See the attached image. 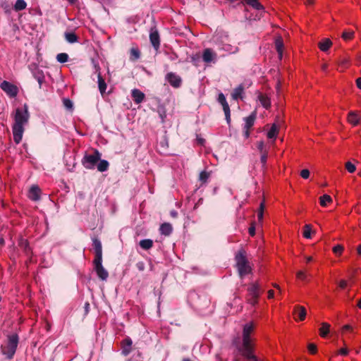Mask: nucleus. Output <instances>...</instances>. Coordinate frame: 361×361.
I'll list each match as a JSON object with an SVG mask.
<instances>
[{"label": "nucleus", "instance_id": "nucleus-61", "mask_svg": "<svg viewBox=\"0 0 361 361\" xmlns=\"http://www.w3.org/2000/svg\"><path fill=\"white\" fill-rule=\"evenodd\" d=\"M39 73H40V72L37 71V73H34V76H35L36 80H38V78H39Z\"/></svg>", "mask_w": 361, "mask_h": 361}, {"label": "nucleus", "instance_id": "nucleus-8", "mask_svg": "<svg viewBox=\"0 0 361 361\" xmlns=\"http://www.w3.org/2000/svg\"><path fill=\"white\" fill-rule=\"evenodd\" d=\"M0 87L11 97H15L18 94V87L8 81H3Z\"/></svg>", "mask_w": 361, "mask_h": 361}, {"label": "nucleus", "instance_id": "nucleus-38", "mask_svg": "<svg viewBox=\"0 0 361 361\" xmlns=\"http://www.w3.org/2000/svg\"><path fill=\"white\" fill-rule=\"evenodd\" d=\"M345 169L349 173H352L355 171L356 166L355 164H353L350 161H348L345 163Z\"/></svg>", "mask_w": 361, "mask_h": 361}, {"label": "nucleus", "instance_id": "nucleus-20", "mask_svg": "<svg viewBox=\"0 0 361 361\" xmlns=\"http://www.w3.org/2000/svg\"><path fill=\"white\" fill-rule=\"evenodd\" d=\"M348 121L353 126H357L360 122V116L355 111H350L348 116Z\"/></svg>", "mask_w": 361, "mask_h": 361}, {"label": "nucleus", "instance_id": "nucleus-27", "mask_svg": "<svg viewBox=\"0 0 361 361\" xmlns=\"http://www.w3.org/2000/svg\"><path fill=\"white\" fill-rule=\"evenodd\" d=\"M246 2L247 4L252 6L253 8L256 10H262L264 9L263 6L259 2L258 0H243Z\"/></svg>", "mask_w": 361, "mask_h": 361}, {"label": "nucleus", "instance_id": "nucleus-26", "mask_svg": "<svg viewBox=\"0 0 361 361\" xmlns=\"http://www.w3.org/2000/svg\"><path fill=\"white\" fill-rule=\"evenodd\" d=\"M278 133L279 126L276 123H274L267 133V137L270 139H275L277 136Z\"/></svg>", "mask_w": 361, "mask_h": 361}, {"label": "nucleus", "instance_id": "nucleus-19", "mask_svg": "<svg viewBox=\"0 0 361 361\" xmlns=\"http://www.w3.org/2000/svg\"><path fill=\"white\" fill-rule=\"evenodd\" d=\"M275 47L276 49L279 54V59H281L283 57V39L281 37H279L275 40Z\"/></svg>", "mask_w": 361, "mask_h": 361}, {"label": "nucleus", "instance_id": "nucleus-50", "mask_svg": "<svg viewBox=\"0 0 361 361\" xmlns=\"http://www.w3.org/2000/svg\"><path fill=\"white\" fill-rule=\"evenodd\" d=\"M338 353L342 355H347L348 353V350L346 348H343L339 350Z\"/></svg>", "mask_w": 361, "mask_h": 361}, {"label": "nucleus", "instance_id": "nucleus-52", "mask_svg": "<svg viewBox=\"0 0 361 361\" xmlns=\"http://www.w3.org/2000/svg\"><path fill=\"white\" fill-rule=\"evenodd\" d=\"M136 266L140 271H143L145 269V265H144L143 262H139L137 264Z\"/></svg>", "mask_w": 361, "mask_h": 361}, {"label": "nucleus", "instance_id": "nucleus-53", "mask_svg": "<svg viewBox=\"0 0 361 361\" xmlns=\"http://www.w3.org/2000/svg\"><path fill=\"white\" fill-rule=\"evenodd\" d=\"M347 286V282L345 281V280H341L340 282H339V286L341 288H345Z\"/></svg>", "mask_w": 361, "mask_h": 361}, {"label": "nucleus", "instance_id": "nucleus-60", "mask_svg": "<svg viewBox=\"0 0 361 361\" xmlns=\"http://www.w3.org/2000/svg\"><path fill=\"white\" fill-rule=\"evenodd\" d=\"M327 67H328L327 64L325 63V64L322 65V68L323 71H326Z\"/></svg>", "mask_w": 361, "mask_h": 361}, {"label": "nucleus", "instance_id": "nucleus-42", "mask_svg": "<svg viewBox=\"0 0 361 361\" xmlns=\"http://www.w3.org/2000/svg\"><path fill=\"white\" fill-rule=\"evenodd\" d=\"M348 63L349 59L348 57H342L338 61L339 66L344 67H345L348 64Z\"/></svg>", "mask_w": 361, "mask_h": 361}, {"label": "nucleus", "instance_id": "nucleus-64", "mask_svg": "<svg viewBox=\"0 0 361 361\" xmlns=\"http://www.w3.org/2000/svg\"><path fill=\"white\" fill-rule=\"evenodd\" d=\"M357 252L359 255H361V245H360L358 247H357Z\"/></svg>", "mask_w": 361, "mask_h": 361}, {"label": "nucleus", "instance_id": "nucleus-41", "mask_svg": "<svg viewBox=\"0 0 361 361\" xmlns=\"http://www.w3.org/2000/svg\"><path fill=\"white\" fill-rule=\"evenodd\" d=\"M264 207V203L262 202L260 204L259 209L257 213L258 219L259 221H261L263 219Z\"/></svg>", "mask_w": 361, "mask_h": 361}, {"label": "nucleus", "instance_id": "nucleus-49", "mask_svg": "<svg viewBox=\"0 0 361 361\" xmlns=\"http://www.w3.org/2000/svg\"><path fill=\"white\" fill-rule=\"evenodd\" d=\"M44 75L42 74V73H39V78L37 80L38 83H39V88H41L42 87V82H44Z\"/></svg>", "mask_w": 361, "mask_h": 361}, {"label": "nucleus", "instance_id": "nucleus-24", "mask_svg": "<svg viewBox=\"0 0 361 361\" xmlns=\"http://www.w3.org/2000/svg\"><path fill=\"white\" fill-rule=\"evenodd\" d=\"M160 232L164 235H169L172 232V226L169 223L162 224L160 226Z\"/></svg>", "mask_w": 361, "mask_h": 361}, {"label": "nucleus", "instance_id": "nucleus-54", "mask_svg": "<svg viewBox=\"0 0 361 361\" xmlns=\"http://www.w3.org/2000/svg\"><path fill=\"white\" fill-rule=\"evenodd\" d=\"M249 233L252 236H253L255 234V228L254 226H251L249 228Z\"/></svg>", "mask_w": 361, "mask_h": 361}, {"label": "nucleus", "instance_id": "nucleus-34", "mask_svg": "<svg viewBox=\"0 0 361 361\" xmlns=\"http://www.w3.org/2000/svg\"><path fill=\"white\" fill-rule=\"evenodd\" d=\"M19 246L24 250L25 253L28 254L30 251V248L27 240L20 239L18 243Z\"/></svg>", "mask_w": 361, "mask_h": 361}, {"label": "nucleus", "instance_id": "nucleus-36", "mask_svg": "<svg viewBox=\"0 0 361 361\" xmlns=\"http://www.w3.org/2000/svg\"><path fill=\"white\" fill-rule=\"evenodd\" d=\"M312 227L310 224H305L303 230V236L305 238H311Z\"/></svg>", "mask_w": 361, "mask_h": 361}, {"label": "nucleus", "instance_id": "nucleus-58", "mask_svg": "<svg viewBox=\"0 0 361 361\" xmlns=\"http://www.w3.org/2000/svg\"><path fill=\"white\" fill-rule=\"evenodd\" d=\"M343 329L344 330H349V329H351V326H350V325H348V324H346V325H345V326L343 327Z\"/></svg>", "mask_w": 361, "mask_h": 361}, {"label": "nucleus", "instance_id": "nucleus-43", "mask_svg": "<svg viewBox=\"0 0 361 361\" xmlns=\"http://www.w3.org/2000/svg\"><path fill=\"white\" fill-rule=\"evenodd\" d=\"M63 103L64 106L67 109H73V102L69 99H64L63 100Z\"/></svg>", "mask_w": 361, "mask_h": 361}, {"label": "nucleus", "instance_id": "nucleus-45", "mask_svg": "<svg viewBox=\"0 0 361 361\" xmlns=\"http://www.w3.org/2000/svg\"><path fill=\"white\" fill-rule=\"evenodd\" d=\"M130 55L133 59H137L140 57V51L136 49L130 50Z\"/></svg>", "mask_w": 361, "mask_h": 361}, {"label": "nucleus", "instance_id": "nucleus-37", "mask_svg": "<svg viewBox=\"0 0 361 361\" xmlns=\"http://www.w3.org/2000/svg\"><path fill=\"white\" fill-rule=\"evenodd\" d=\"M56 59L60 63H65L68 61V55L66 53H61L56 56Z\"/></svg>", "mask_w": 361, "mask_h": 361}, {"label": "nucleus", "instance_id": "nucleus-62", "mask_svg": "<svg viewBox=\"0 0 361 361\" xmlns=\"http://www.w3.org/2000/svg\"><path fill=\"white\" fill-rule=\"evenodd\" d=\"M305 259H306L307 262H310L312 260V257H306Z\"/></svg>", "mask_w": 361, "mask_h": 361}, {"label": "nucleus", "instance_id": "nucleus-14", "mask_svg": "<svg viewBox=\"0 0 361 361\" xmlns=\"http://www.w3.org/2000/svg\"><path fill=\"white\" fill-rule=\"evenodd\" d=\"M256 118V113L253 112L251 115L245 118V128L246 129L245 135L247 137L249 136L248 130L254 125L255 120Z\"/></svg>", "mask_w": 361, "mask_h": 361}, {"label": "nucleus", "instance_id": "nucleus-23", "mask_svg": "<svg viewBox=\"0 0 361 361\" xmlns=\"http://www.w3.org/2000/svg\"><path fill=\"white\" fill-rule=\"evenodd\" d=\"M258 99L260 102L261 104L265 109H268L270 107L271 102H270V99L267 96L262 94H259L258 96Z\"/></svg>", "mask_w": 361, "mask_h": 361}, {"label": "nucleus", "instance_id": "nucleus-46", "mask_svg": "<svg viewBox=\"0 0 361 361\" xmlns=\"http://www.w3.org/2000/svg\"><path fill=\"white\" fill-rule=\"evenodd\" d=\"M300 176L302 178H303L304 179H307L309 178L310 176V171L308 169H302L301 171H300Z\"/></svg>", "mask_w": 361, "mask_h": 361}, {"label": "nucleus", "instance_id": "nucleus-21", "mask_svg": "<svg viewBox=\"0 0 361 361\" xmlns=\"http://www.w3.org/2000/svg\"><path fill=\"white\" fill-rule=\"evenodd\" d=\"M332 42L328 39H324L322 42L318 44L319 48L322 51H326L331 47Z\"/></svg>", "mask_w": 361, "mask_h": 361}, {"label": "nucleus", "instance_id": "nucleus-17", "mask_svg": "<svg viewBox=\"0 0 361 361\" xmlns=\"http://www.w3.org/2000/svg\"><path fill=\"white\" fill-rule=\"evenodd\" d=\"M131 95L136 104H140L145 99V94L138 89L133 90Z\"/></svg>", "mask_w": 361, "mask_h": 361}, {"label": "nucleus", "instance_id": "nucleus-25", "mask_svg": "<svg viewBox=\"0 0 361 361\" xmlns=\"http://www.w3.org/2000/svg\"><path fill=\"white\" fill-rule=\"evenodd\" d=\"M220 49L222 50H224L225 51H226L228 54H235V53L238 52V48L237 47H233L228 44H222V46L220 47Z\"/></svg>", "mask_w": 361, "mask_h": 361}, {"label": "nucleus", "instance_id": "nucleus-4", "mask_svg": "<svg viewBox=\"0 0 361 361\" xmlns=\"http://www.w3.org/2000/svg\"><path fill=\"white\" fill-rule=\"evenodd\" d=\"M18 343V336L17 334H12L8 336V342L5 346H2V353L7 358L13 357L16 353Z\"/></svg>", "mask_w": 361, "mask_h": 361}, {"label": "nucleus", "instance_id": "nucleus-6", "mask_svg": "<svg viewBox=\"0 0 361 361\" xmlns=\"http://www.w3.org/2000/svg\"><path fill=\"white\" fill-rule=\"evenodd\" d=\"M100 153L96 150L93 154L85 155L82 164L86 169H93L96 164L100 160Z\"/></svg>", "mask_w": 361, "mask_h": 361}, {"label": "nucleus", "instance_id": "nucleus-35", "mask_svg": "<svg viewBox=\"0 0 361 361\" xmlns=\"http://www.w3.org/2000/svg\"><path fill=\"white\" fill-rule=\"evenodd\" d=\"M26 3L24 0H17L14 8L16 11H22L26 8Z\"/></svg>", "mask_w": 361, "mask_h": 361}, {"label": "nucleus", "instance_id": "nucleus-5", "mask_svg": "<svg viewBox=\"0 0 361 361\" xmlns=\"http://www.w3.org/2000/svg\"><path fill=\"white\" fill-rule=\"evenodd\" d=\"M248 295L247 300L252 305H255L258 302L260 295V288L257 283H251L247 288Z\"/></svg>", "mask_w": 361, "mask_h": 361}, {"label": "nucleus", "instance_id": "nucleus-18", "mask_svg": "<svg viewBox=\"0 0 361 361\" xmlns=\"http://www.w3.org/2000/svg\"><path fill=\"white\" fill-rule=\"evenodd\" d=\"M132 341L130 338H126L122 342V354L128 355L131 352Z\"/></svg>", "mask_w": 361, "mask_h": 361}, {"label": "nucleus", "instance_id": "nucleus-57", "mask_svg": "<svg viewBox=\"0 0 361 361\" xmlns=\"http://www.w3.org/2000/svg\"><path fill=\"white\" fill-rule=\"evenodd\" d=\"M263 147H264V143L262 142H260L258 145V148L259 149L260 151H262Z\"/></svg>", "mask_w": 361, "mask_h": 361}, {"label": "nucleus", "instance_id": "nucleus-39", "mask_svg": "<svg viewBox=\"0 0 361 361\" xmlns=\"http://www.w3.org/2000/svg\"><path fill=\"white\" fill-rule=\"evenodd\" d=\"M354 32L353 31H345L342 35V37L345 40H349L353 37Z\"/></svg>", "mask_w": 361, "mask_h": 361}, {"label": "nucleus", "instance_id": "nucleus-51", "mask_svg": "<svg viewBox=\"0 0 361 361\" xmlns=\"http://www.w3.org/2000/svg\"><path fill=\"white\" fill-rule=\"evenodd\" d=\"M261 162L263 165H264L267 162V154L266 153H264L263 154H262L261 156Z\"/></svg>", "mask_w": 361, "mask_h": 361}, {"label": "nucleus", "instance_id": "nucleus-3", "mask_svg": "<svg viewBox=\"0 0 361 361\" xmlns=\"http://www.w3.org/2000/svg\"><path fill=\"white\" fill-rule=\"evenodd\" d=\"M235 266L241 279L251 273L252 267L246 257V252L243 250H239L235 256Z\"/></svg>", "mask_w": 361, "mask_h": 361}, {"label": "nucleus", "instance_id": "nucleus-59", "mask_svg": "<svg viewBox=\"0 0 361 361\" xmlns=\"http://www.w3.org/2000/svg\"><path fill=\"white\" fill-rule=\"evenodd\" d=\"M314 0H307V2H306V4H307V5H312V4H314Z\"/></svg>", "mask_w": 361, "mask_h": 361}, {"label": "nucleus", "instance_id": "nucleus-31", "mask_svg": "<svg viewBox=\"0 0 361 361\" xmlns=\"http://www.w3.org/2000/svg\"><path fill=\"white\" fill-rule=\"evenodd\" d=\"M140 245L144 250H149L153 245V241L150 239H145L140 241Z\"/></svg>", "mask_w": 361, "mask_h": 361}, {"label": "nucleus", "instance_id": "nucleus-47", "mask_svg": "<svg viewBox=\"0 0 361 361\" xmlns=\"http://www.w3.org/2000/svg\"><path fill=\"white\" fill-rule=\"evenodd\" d=\"M308 350L312 354H315L317 353V346L314 343H310L308 345Z\"/></svg>", "mask_w": 361, "mask_h": 361}, {"label": "nucleus", "instance_id": "nucleus-2", "mask_svg": "<svg viewBox=\"0 0 361 361\" xmlns=\"http://www.w3.org/2000/svg\"><path fill=\"white\" fill-rule=\"evenodd\" d=\"M254 330L252 322L246 324L243 331V345L239 349L241 354L249 361H257V357L252 354L250 334Z\"/></svg>", "mask_w": 361, "mask_h": 361}, {"label": "nucleus", "instance_id": "nucleus-11", "mask_svg": "<svg viewBox=\"0 0 361 361\" xmlns=\"http://www.w3.org/2000/svg\"><path fill=\"white\" fill-rule=\"evenodd\" d=\"M166 80L170 85L174 87H180L181 84V78L173 73H169L166 76Z\"/></svg>", "mask_w": 361, "mask_h": 361}, {"label": "nucleus", "instance_id": "nucleus-40", "mask_svg": "<svg viewBox=\"0 0 361 361\" xmlns=\"http://www.w3.org/2000/svg\"><path fill=\"white\" fill-rule=\"evenodd\" d=\"M209 176L210 173L209 172L205 171H202L200 174V180L202 182H206L208 180Z\"/></svg>", "mask_w": 361, "mask_h": 361}, {"label": "nucleus", "instance_id": "nucleus-1", "mask_svg": "<svg viewBox=\"0 0 361 361\" xmlns=\"http://www.w3.org/2000/svg\"><path fill=\"white\" fill-rule=\"evenodd\" d=\"M29 113L26 106L23 109H17L14 116L13 126V140L16 144H19L22 140L24 132V126L28 122Z\"/></svg>", "mask_w": 361, "mask_h": 361}, {"label": "nucleus", "instance_id": "nucleus-63", "mask_svg": "<svg viewBox=\"0 0 361 361\" xmlns=\"http://www.w3.org/2000/svg\"><path fill=\"white\" fill-rule=\"evenodd\" d=\"M273 286L276 288H277L278 290H279V291H281V288L279 287V286L276 283H274L273 284Z\"/></svg>", "mask_w": 361, "mask_h": 361}, {"label": "nucleus", "instance_id": "nucleus-29", "mask_svg": "<svg viewBox=\"0 0 361 361\" xmlns=\"http://www.w3.org/2000/svg\"><path fill=\"white\" fill-rule=\"evenodd\" d=\"M66 40L69 43H75L78 42L77 35L73 32H66L64 34Z\"/></svg>", "mask_w": 361, "mask_h": 361}, {"label": "nucleus", "instance_id": "nucleus-22", "mask_svg": "<svg viewBox=\"0 0 361 361\" xmlns=\"http://www.w3.org/2000/svg\"><path fill=\"white\" fill-rule=\"evenodd\" d=\"M97 78L99 90L101 94L103 95L106 92L107 85L99 73H98Z\"/></svg>", "mask_w": 361, "mask_h": 361}, {"label": "nucleus", "instance_id": "nucleus-30", "mask_svg": "<svg viewBox=\"0 0 361 361\" xmlns=\"http://www.w3.org/2000/svg\"><path fill=\"white\" fill-rule=\"evenodd\" d=\"M243 92V87L242 85H239L238 87L234 89L233 92L232 93L233 99L235 100H237L239 98H241Z\"/></svg>", "mask_w": 361, "mask_h": 361}, {"label": "nucleus", "instance_id": "nucleus-12", "mask_svg": "<svg viewBox=\"0 0 361 361\" xmlns=\"http://www.w3.org/2000/svg\"><path fill=\"white\" fill-rule=\"evenodd\" d=\"M150 42L155 49H158L160 44L159 35L156 30H151L149 35Z\"/></svg>", "mask_w": 361, "mask_h": 361}, {"label": "nucleus", "instance_id": "nucleus-13", "mask_svg": "<svg viewBox=\"0 0 361 361\" xmlns=\"http://www.w3.org/2000/svg\"><path fill=\"white\" fill-rule=\"evenodd\" d=\"M41 190L37 185H32L30 190L28 197L33 201H37L40 199Z\"/></svg>", "mask_w": 361, "mask_h": 361}, {"label": "nucleus", "instance_id": "nucleus-32", "mask_svg": "<svg viewBox=\"0 0 361 361\" xmlns=\"http://www.w3.org/2000/svg\"><path fill=\"white\" fill-rule=\"evenodd\" d=\"M109 164L106 160H100L99 164H97V170L100 172H104L107 171L109 168Z\"/></svg>", "mask_w": 361, "mask_h": 361}, {"label": "nucleus", "instance_id": "nucleus-15", "mask_svg": "<svg viewBox=\"0 0 361 361\" xmlns=\"http://www.w3.org/2000/svg\"><path fill=\"white\" fill-rule=\"evenodd\" d=\"M293 314L298 317L300 321H303L306 317L307 311L305 307L296 305L294 307Z\"/></svg>", "mask_w": 361, "mask_h": 361}, {"label": "nucleus", "instance_id": "nucleus-44", "mask_svg": "<svg viewBox=\"0 0 361 361\" xmlns=\"http://www.w3.org/2000/svg\"><path fill=\"white\" fill-rule=\"evenodd\" d=\"M343 250V247L341 245H337L334 246L333 248V252L337 255H341Z\"/></svg>", "mask_w": 361, "mask_h": 361}, {"label": "nucleus", "instance_id": "nucleus-16", "mask_svg": "<svg viewBox=\"0 0 361 361\" xmlns=\"http://www.w3.org/2000/svg\"><path fill=\"white\" fill-rule=\"evenodd\" d=\"M93 246L95 250L94 259H102V247L100 240H99L98 239H94Z\"/></svg>", "mask_w": 361, "mask_h": 361}, {"label": "nucleus", "instance_id": "nucleus-56", "mask_svg": "<svg viewBox=\"0 0 361 361\" xmlns=\"http://www.w3.org/2000/svg\"><path fill=\"white\" fill-rule=\"evenodd\" d=\"M356 85L359 89L361 90V78H358L356 80Z\"/></svg>", "mask_w": 361, "mask_h": 361}, {"label": "nucleus", "instance_id": "nucleus-9", "mask_svg": "<svg viewBox=\"0 0 361 361\" xmlns=\"http://www.w3.org/2000/svg\"><path fill=\"white\" fill-rule=\"evenodd\" d=\"M218 102L222 105L226 119L228 123L231 122V111L226 97L223 93H220L218 97Z\"/></svg>", "mask_w": 361, "mask_h": 361}, {"label": "nucleus", "instance_id": "nucleus-7", "mask_svg": "<svg viewBox=\"0 0 361 361\" xmlns=\"http://www.w3.org/2000/svg\"><path fill=\"white\" fill-rule=\"evenodd\" d=\"M102 259H94V270L97 273V275L98 277L102 280L106 281L107 278L109 277V273L108 271L104 269V267L102 266Z\"/></svg>", "mask_w": 361, "mask_h": 361}, {"label": "nucleus", "instance_id": "nucleus-55", "mask_svg": "<svg viewBox=\"0 0 361 361\" xmlns=\"http://www.w3.org/2000/svg\"><path fill=\"white\" fill-rule=\"evenodd\" d=\"M274 290H269L268 291V298H269V299H271V298H274Z\"/></svg>", "mask_w": 361, "mask_h": 361}, {"label": "nucleus", "instance_id": "nucleus-48", "mask_svg": "<svg viewBox=\"0 0 361 361\" xmlns=\"http://www.w3.org/2000/svg\"><path fill=\"white\" fill-rule=\"evenodd\" d=\"M297 277L301 280H305L306 279V274L303 271H299L296 274Z\"/></svg>", "mask_w": 361, "mask_h": 361}, {"label": "nucleus", "instance_id": "nucleus-10", "mask_svg": "<svg viewBox=\"0 0 361 361\" xmlns=\"http://www.w3.org/2000/svg\"><path fill=\"white\" fill-rule=\"evenodd\" d=\"M217 54L212 49L207 48L203 51L202 60L205 63H215L216 61Z\"/></svg>", "mask_w": 361, "mask_h": 361}, {"label": "nucleus", "instance_id": "nucleus-28", "mask_svg": "<svg viewBox=\"0 0 361 361\" xmlns=\"http://www.w3.org/2000/svg\"><path fill=\"white\" fill-rule=\"evenodd\" d=\"M330 324L326 322L322 324V326L319 329V334L322 337L324 338L329 333Z\"/></svg>", "mask_w": 361, "mask_h": 361}, {"label": "nucleus", "instance_id": "nucleus-33", "mask_svg": "<svg viewBox=\"0 0 361 361\" xmlns=\"http://www.w3.org/2000/svg\"><path fill=\"white\" fill-rule=\"evenodd\" d=\"M332 202V198L329 195H324L319 197V203L321 206L326 207L327 203Z\"/></svg>", "mask_w": 361, "mask_h": 361}]
</instances>
